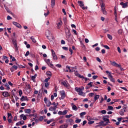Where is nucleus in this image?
<instances>
[{"label": "nucleus", "instance_id": "obj_7", "mask_svg": "<svg viewBox=\"0 0 128 128\" xmlns=\"http://www.w3.org/2000/svg\"><path fill=\"white\" fill-rule=\"evenodd\" d=\"M110 63L111 64L112 66H116L117 68H120V65L118 64L116 62L114 61L112 62V60H110Z\"/></svg>", "mask_w": 128, "mask_h": 128}, {"label": "nucleus", "instance_id": "obj_16", "mask_svg": "<svg viewBox=\"0 0 128 128\" xmlns=\"http://www.w3.org/2000/svg\"><path fill=\"white\" fill-rule=\"evenodd\" d=\"M103 120L104 122H106V124H110V120H108V117L104 116L103 118Z\"/></svg>", "mask_w": 128, "mask_h": 128}, {"label": "nucleus", "instance_id": "obj_38", "mask_svg": "<svg viewBox=\"0 0 128 128\" xmlns=\"http://www.w3.org/2000/svg\"><path fill=\"white\" fill-rule=\"evenodd\" d=\"M108 78L111 82H114V78H112V76H111V77H110Z\"/></svg>", "mask_w": 128, "mask_h": 128}, {"label": "nucleus", "instance_id": "obj_34", "mask_svg": "<svg viewBox=\"0 0 128 128\" xmlns=\"http://www.w3.org/2000/svg\"><path fill=\"white\" fill-rule=\"evenodd\" d=\"M52 56L54 60H58V56L56 54L53 55Z\"/></svg>", "mask_w": 128, "mask_h": 128}, {"label": "nucleus", "instance_id": "obj_4", "mask_svg": "<svg viewBox=\"0 0 128 128\" xmlns=\"http://www.w3.org/2000/svg\"><path fill=\"white\" fill-rule=\"evenodd\" d=\"M57 28H60V26H62V21L61 18H59L57 21Z\"/></svg>", "mask_w": 128, "mask_h": 128}, {"label": "nucleus", "instance_id": "obj_64", "mask_svg": "<svg viewBox=\"0 0 128 128\" xmlns=\"http://www.w3.org/2000/svg\"><path fill=\"white\" fill-rule=\"evenodd\" d=\"M124 20H126V22H128V16H126L124 19Z\"/></svg>", "mask_w": 128, "mask_h": 128}, {"label": "nucleus", "instance_id": "obj_59", "mask_svg": "<svg viewBox=\"0 0 128 128\" xmlns=\"http://www.w3.org/2000/svg\"><path fill=\"white\" fill-rule=\"evenodd\" d=\"M44 86L46 88H48V86H50V84H48V82H46L44 84Z\"/></svg>", "mask_w": 128, "mask_h": 128}, {"label": "nucleus", "instance_id": "obj_5", "mask_svg": "<svg viewBox=\"0 0 128 128\" xmlns=\"http://www.w3.org/2000/svg\"><path fill=\"white\" fill-rule=\"evenodd\" d=\"M13 42V44L14 46V48L16 50V52H18V43H16V40H12Z\"/></svg>", "mask_w": 128, "mask_h": 128}, {"label": "nucleus", "instance_id": "obj_19", "mask_svg": "<svg viewBox=\"0 0 128 128\" xmlns=\"http://www.w3.org/2000/svg\"><path fill=\"white\" fill-rule=\"evenodd\" d=\"M54 6H56V0H51V8H54Z\"/></svg>", "mask_w": 128, "mask_h": 128}, {"label": "nucleus", "instance_id": "obj_55", "mask_svg": "<svg viewBox=\"0 0 128 128\" xmlns=\"http://www.w3.org/2000/svg\"><path fill=\"white\" fill-rule=\"evenodd\" d=\"M30 55V51H27L26 54H24L25 56H28Z\"/></svg>", "mask_w": 128, "mask_h": 128}, {"label": "nucleus", "instance_id": "obj_2", "mask_svg": "<svg viewBox=\"0 0 128 128\" xmlns=\"http://www.w3.org/2000/svg\"><path fill=\"white\" fill-rule=\"evenodd\" d=\"M102 3H100L101 10L103 14H107L108 12L106 10V4H104V2H102Z\"/></svg>", "mask_w": 128, "mask_h": 128}, {"label": "nucleus", "instance_id": "obj_43", "mask_svg": "<svg viewBox=\"0 0 128 128\" xmlns=\"http://www.w3.org/2000/svg\"><path fill=\"white\" fill-rule=\"evenodd\" d=\"M80 122H82V120L80 119H77L75 120V122H76V124H80Z\"/></svg>", "mask_w": 128, "mask_h": 128}, {"label": "nucleus", "instance_id": "obj_26", "mask_svg": "<svg viewBox=\"0 0 128 128\" xmlns=\"http://www.w3.org/2000/svg\"><path fill=\"white\" fill-rule=\"evenodd\" d=\"M98 98H100V95H95L94 97V102H96V100H98Z\"/></svg>", "mask_w": 128, "mask_h": 128}, {"label": "nucleus", "instance_id": "obj_50", "mask_svg": "<svg viewBox=\"0 0 128 128\" xmlns=\"http://www.w3.org/2000/svg\"><path fill=\"white\" fill-rule=\"evenodd\" d=\"M76 68L71 67V70H72V72H76Z\"/></svg>", "mask_w": 128, "mask_h": 128}, {"label": "nucleus", "instance_id": "obj_29", "mask_svg": "<svg viewBox=\"0 0 128 128\" xmlns=\"http://www.w3.org/2000/svg\"><path fill=\"white\" fill-rule=\"evenodd\" d=\"M46 104L48 107H50V106H52V102H50V100H48Z\"/></svg>", "mask_w": 128, "mask_h": 128}, {"label": "nucleus", "instance_id": "obj_12", "mask_svg": "<svg viewBox=\"0 0 128 128\" xmlns=\"http://www.w3.org/2000/svg\"><path fill=\"white\" fill-rule=\"evenodd\" d=\"M62 84L64 86H65V88H68V86H70V84H68V82H66V81H64V82H62Z\"/></svg>", "mask_w": 128, "mask_h": 128}, {"label": "nucleus", "instance_id": "obj_27", "mask_svg": "<svg viewBox=\"0 0 128 128\" xmlns=\"http://www.w3.org/2000/svg\"><path fill=\"white\" fill-rule=\"evenodd\" d=\"M106 74H108V78H110L111 76H112V72H110L108 70H106Z\"/></svg>", "mask_w": 128, "mask_h": 128}, {"label": "nucleus", "instance_id": "obj_40", "mask_svg": "<svg viewBox=\"0 0 128 128\" xmlns=\"http://www.w3.org/2000/svg\"><path fill=\"white\" fill-rule=\"evenodd\" d=\"M108 38H109V40H112V35H110V34H108Z\"/></svg>", "mask_w": 128, "mask_h": 128}, {"label": "nucleus", "instance_id": "obj_61", "mask_svg": "<svg viewBox=\"0 0 128 128\" xmlns=\"http://www.w3.org/2000/svg\"><path fill=\"white\" fill-rule=\"evenodd\" d=\"M94 92H91L89 94L90 96H94Z\"/></svg>", "mask_w": 128, "mask_h": 128}, {"label": "nucleus", "instance_id": "obj_44", "mask_svg": "<svg viewBox=\"0 0 128 128\" xmlns=\"http://www.w3.org/2000/svg\"><path fill=\"white\" fill-rule=\"evenodd\" d=\"M44 116H40V118H39V120L40 122H42V120H44Z\"/></svg>", "mask_w": 128, "mask_h": 128}, {"label": "nucleus", "instance_id": "obj_33", "mask_svg": "<svg viewBox=\"0 0 128 128\" xmlns=\"http://www.w3.org/2000/svg\"><path fill=\"white\" fill-rule=\"evenodd\" d=\"M122 32H124V30H122V29H120L118 31V34H122Z\"/></svg>", "mask_w": 128, "mask_h": 128}, {"label": "nucleus", "instance_id": "obj_14", "mask_svg": "<svg viewBox=\"0 0 128 128\" xmlns=\"http://www.w3.org/2000/svg\"><path fill=\"white\" fill-rule=\"evenodd\" d=\"M2 96L4 98H8V96H10V94L8 92H2Z\"/></svg>", "mask_w": 128, "mask_h": 128}, {"label": "nucleus", "instance_id": "obj_31", "mask_svg": "<svg viewBox=\"0 0 128 128\" xmlns=\"http://www.w3.org/2000/svg\"><path fill=\"white\" fill-rule=\"evenodd\" d=\"M30 40H32V42H34V44H36V39L34 36H31Z\"/></svg>", "mask_w": 128, "mask_h": 128}, {"label": "nucleus", "instance_id": "obj_60", "mask_svg": "<svg viewBox=\"0 0 128 128\" xmlns=\"http://www.w3.org/2000/svg\"><path fill=\"white\" fill-rule=\"evenodd\" d=\"M104 100L102 97L101 98V100H100V104H102V102H104Z\"/></svg>", "mask_w": 128, "mask_h": 128}, {"label": "nucleus", "instance_id": "obj_37", "mask_svg": "<svg viewBox=\"0 0 128 128\" xmlns=\"http://www.w3.org/2000/svg\"><path fill=\"white\" fill-rule=\"evenodd\" d=\"M68 128V124L61 125L60 128Z\"/></svg>", "mask_w": 128, "mask_h": 128}, {"label": "nucleus", "instance_id": "obj_51", "mask_svg": "<svg viewBox=\"0 0 128 128\" xmlns=\"http://www.w3.org/2000/svg\"><path fill=\"white\" fill-rule=\"evenodd\" d=\"M51 52L52 54V56L56 55V52L54 50H51Z\"/></svg>", "mask_w": 128, "mask_h": 128}, {"label": "nucleus", "instance_id": "obj_45", "mask_svg": "<svg viewBox=\"0 0 128 128\" xmlns=\"http://www.w3.org/2000/svg\"><path fill=\"white\" fill-rule=\"evenodd\" d=\"M86 112H82L80 114V116H86Z\"/></svg>", "mask_w": 128, "mask_h": 128}, {"label": "nucleus", "instance_id": "obj_15", "mask_svg": "<svg viewBox=\"0 0 128 128\" xmlns=\"http://www.w3.org/2000/svg\"><path fill=\"white\" fill-rule=\"evenodd\" d=\"M66 72H72V67H70V66H66Z\"/></svg>", "mask_w": 128, "mask_h": 128}, {"label": "nucleus", "instance_id": "obj_22", "mask_svg": "<svg viewBox=\"0 0 128 128\" xmlns=\"http://www.w3.org/2000/svg\"><path fill=\"white\" fill-rule=\"evenodd\" d=\"M56 108H56V107L51 106L49 108V110H50V112H54V110H56Z\"/></svg>", "mask_w": 128, "mask_h": 128}, {"label": "nucleus", "instance_id": "obj_18", "mask_svg": "<svg viewBox=\"0 0 128 128\" xmlns=\"http://www.w3.org/2000/svg\"><path fill=\"white\" fill-rule=\"evenodd\" d=\"M24 124V121H20L16 124V126H22Z\"/></svg>", "mask_w": 128, "mask_h": 128}, {"label": "nucleus", "instance_id": "obj_58", "mask_svg": "<svg viewBox=\"0 0 128 128\" xmlns=\"http://www.w3.org/2000/svg\"><path fill=\"white\" fill-rule=\"evenodd\" d=\"M44 100L45 104L47 103L48 102V98H44Z\"/></svg>", "mask_w": 128, "mask_h": 128}, {"label": "nucleus", "instance_id": "obj_17", "mask_svg": "<svg viewBox=\"0 0 128 128\" xmlns=\"http://www.w3.org/2000/svg\"><path fill=\"white\" fill-rule=\"evenodd\" d=\"M12 24H14V26H16L17 28H22V26H20V24L16 22H13Z\"/></svg>", "mask_w": 128, "mask_h": 128}, {"label": "nucleus", "instance_id": "obj_20", "mask_svg": "<svg viewBox=\"0 0 128 128\" xmlns=\"http://www.w3.org/2000/svg\"><path fill=\"white\" fill-rule=\"evenodd\" d=\"M38 76V74H35L34 76H31V80H32L34 82H36V78Z\"/></svg>", "mask_w": 128, "mask_h": 128}, {"label": "nucleus", "instance_id": "obj_28", "mask_svg": "<svg viewBox=\"0 0 128 128\" xmlns=\"http://www.w3.org/2000/svg\"><path fill=\"white\" fill-rule=\"evenodd\" d=\"M32 110L30 109H26L24 110L25 114H30Z\"/></svg>", "mask_w": 128, "mask_h": 128}, {"label": "nucleus", "instance_id": "obj_56", "mask_svg": "<svg viewBox=\"0 0 128 128\" xmlns=\"http://www.w3.org/2000/svg\"><path fill=\"white\" fill-rule=\"evenodd\" d=\"M62 48H63L64 50H68V47H66V46H63Z\"/></svg>", "mask_w": 128, "mask_h": 128}, {"label": "nucleus", "instance_id": "obj_13", "mask_svg": "<svg viewBox=\"0 0 128 128\" xmlns=\"http://www.w3.org/2000/svg\"><path fill=\"white\" fill-rule=\"evenodd\" d=\"M26 90L28 94H30V92H32V88L30 85L26 86Z\"/></svg>", "mask_w": 128, "mask_h": 128}, {"label": "nucleus", "instance_id": "obj_54", "mask_svg": "<svg viewBox=\"0 0 128 128\" xmlns=\"http://www.w3.org/2000/svg\"><path fill=\"white\" fill-rule=\"evenodd\" d=\"M101 114H106V110H102L101 111Z\"/></svg>", "mask_w": 128, "mask_h": 128}, {"label": "nucleus", "instance_id": "obj_24", "mask_svg": "<svg viewBox=\"0 0 128 128\" xmlns=\"http://www.w3.org/2000/svg\"><path fill=\"white\" fill-rule=\"evenodd\" d=\"M124 112H126V108H124L120 110V116H124Z\"/></svg>", "mask_w": 128, "mask_h": 128}, {"label": "nucleus", "instance_id": "obj_46", "mask_svg": "<svg viewBox=\"0 0 128 128\" xmlns=\"http://www.w3.org/2000/svg\"><path fill=\"white\" fill-rule=\"evenodd\" d=\"M52 106H54V107L56 108H58V103H57V104H56V102H54L52 104Z\"/></svg>", "mask_w": 128, "mask_h": 128}, {"label": "nucleus", "instance_id": "obj_41", "mask_svg": "<svg viewBox=\"0 0 128 128\" xmlns=\"http://www.w3.org/2000/svg\"><path fill=\"white\" fill-rule=\"evenodd\" d=\"M18 94H19V96H22V90H20L18 91Z\"/></svg>", "mask_w": 128, "mask_h": 128}, {"label": "nucleus", "instance_id": "obj_52", "mask_svg": "<svg viewBox=\"0 0 128 128\" xmlns=\"http://www.w3.org/2000/svg\"><path fill=\"white\" fill-rule=\"evenodd\" d=\"M70 116H72V114H69V115L66 116V118H70Z\"/></svg>", "mask_w": 128, "mask_h": 128}, {"label": "nucleus", "instance_id": "obj_49", "mask_svg": "<svg viewBox=\"0 0 128 128\" xmlns=\"http://www.w3.org/2000/svg\"><path fill=\"white\" fill-rule=\"evenodd\" d=\"M78 77L80 78H82V80L84 78V76L80 75V74H79V75L78 76Z\"/></svg>", "mask_w": 128, "mask_h": 128}, {"label": "nucleus", "instance_id": "obj_53", "mask_svg": "<svg viewBox=\"0 0 128 128\" xmlns=\"http://www.w3.org/2000/svg\"><path fill=\"white\" fill-rule=\"evenodd\" d=\"M50 80V77H48V78H46L44 80L45 82H48V80Z\"/></svg>", "mask_w": 128, "mask_h": 128}, {"label": "nucleus", "instance_id": "obj_9", "mask_svg": "<svg viewBox=\"0 0 128 128\" xmlns=\"http://www.w3.org/2000/svg\"><path fill=\"white\" fill-rule=\"evenodd\" d=\"M128 2H126L125 3H124V2H121L120 3V4L121 6H122V7L123 8H127L128 7Z\"/></svg>", "mask_w": 128, "mask_h": 128}, {"label": "nucleus", "instance_id": "obj_10", "mask_svg": "<svg viewBox=\"0 0 128 128\" xmlns=\"http://www.w3.org/2000/svg\"><path fill=\"white\" fill-rule=\"evenodd\" d=\"M50 34H51L50 31V30H46V36L47 38H48V40H50L48 38H50Z\"/></svg>", "mask_w": 128, "mask_h": 128}, {"label": "nucleus", "instance_id": "obj_25", "mask_svg": "<svg viewBox=\"0 0 128 128\" xmlns=\"http://www.w3.org/2000/svg\"><path fill=\"white\" fill-rule=\"evenodd\" d=\"M118 102V100L114 99L112 100V102L109 103V104H114V102Z\"/></svg>", "mask_w": 128, "mask_h": 128}, {"label": "nucleus", "instance_id": "obj_63", "mask_svg": "<svg viewBox=\"0 0 128 128\" xmlns=\"http://www.w3.org/2000/svg\"><path fill=\"white\" fill-rule=\"evenodd\" d=\"M74 74H76V76H78V75L80 74H78V71H74Z\"/></svg>", "mask_w": 128, "mask_h": 128}, {"label": "nucleus", "instance_id": "obj_47", "mask_svg": "<svg viewBox=\"0 0 128 128\" xmlns=\"http://www.w3.org/2000/svg\"><path fill=\"white\" fill-rule=\"evenodd\" d=\"M48 14H50V11H48V10L47 12L44 14V16H48Z\"/></svg>", "mask_w": 128, "mask_h": 128}, {"label": "nucleus", "instance_id": "obj_42", "mask_svg": "<svg viewBox=\"0 0 128 128\" xmlns=\"http://www.w3.org/2000/svg\"><path fill=\"white\" fill-rule=\"evenodd\" d=\"M54 122V119H51L50 120H48L47 124H50V122Z\"/></svg>", "mask_w": 128, "mask_h": 128}, {"label": "nucleus", "instance_id": "obj_21", "mask_svg": "<svg viewBox=\"0 0 128 128\" xmlns=\"http://www.w3.org/2000/svg\"><path fill=\"white\" fill-rule=\"evenodd\" d=\"M71 104L72 106V110H78V107H76V106L74 103H72Z\"/></svg>", "mask_w": 128, "mask_h": 128}, {"label": "nucleus", "instance_id": "obj_32", "mask_svg": "<svg viewBox=\"0 0 128 128\" xmlns=\"http://www.w3.org/2000/svg\"><path fill=\"white\" fill-rule=\"evenodd\" d=\"M107 110H114V107L112 106H108Z\"/></svg>", "mask_w": 128, "mask_h": 128}, {"label": "nucleus", "instance_id": "obj_8", "mask_svg": "<svg viewBox=\"0 0 128 128\" xmlns=\"http://www.w3.org/2000/svg\"><path fill=\"white\" fill-rule=\"evenodd\" d=\"M78 4H79V6L82 8V10H88V7H84V2L82 1H78Z\"/></svg>", "mask_w": 128, "mask_h": 128}, {"label": "nucleus", "instance_id": "obj_39", "mask_svg": "<svg viewBox=\"0 0 128 128\" xmlns=\"http://www.w3.org/2000/svg\"><path fill=\"white\" fill-rule=\"evenodd\" d=\"M8 118H12V114L8 113Z\"/></svg>", "mask_w": 128, "mask_h": 128}, {"label": "nucleus", "instance_id": "obj_23", "mask_svg": "<svg viewBox=\"0 0 128 128\" xmlns=\"http://www.w3.org/2000/svg\"><path fill=\"white\" fill-rule=\"evenodd\" d=\"M20 118H22L24 120H26V116L24 114H22L20 116Z\"/></svg>", "mask_w": 128, "mask_h": 128}, {"label": "nucleus", "instance_id": "obj_36", "mask_svg": "<svg viewBox=\"0 0 128 128\" xmlns=\"http://www.w3.org/2000/svg\"><path fill=\"white\" fill-rule=\"evenodd\" d=\"M29 116L31 117V116H34V118H33V120H36V114H31L29 115Z\"/></svg>", "mask_w": 128, "mask_h": 128}, {"label": "nucleus", "instance_id": "obj_62", "mask_svg": "<svg viewBox=\"0 0 128 128\" xmlns=\"http://www.w3.org/2000/svg\"><path fill=\"white\" fill-rule=\"evenodd\" d=\"M93 80H96L98 78V76H92Z\"/></svg>", "mask_w": 128, "mask_h": 128}, {"label": "nucleus", "instance_id": "obj_1", "mask_svg": "<svg viewBox=\"0 0 128 128\" xmlns=\"http://www.w3.org/2000/svg\"><path fill=\"white\" fill-rule=\"evenodd\" d=\"M74 90L76 92H78V94H79V96H86V94H84V92H82V90H84V86H82L81 88L76 87Z\"/></svg>", "mask_w": 128, "mask_h": 128}, {"label": "nucleus", "instance_id": "obj_6", "mask_svg": "<svg viewBox=\"0 0 128 128\" xmlns=\"http://www.w3.org/2000/svg\"><path fill=\"white\" fill-rule=\"evenodd\" d=\"M60 94L61 98H60V100H64L66 98V92H64V90H61Z\"/></svg>", "mask_w": 128, "mask_h": 128}, {"label": "nucleus", "instance_id": "obj_35", "mask_svg": "<svg viewBox=\"0 0 128 128\" xmlns=\"http://www.w3.org/2000/svg\"><path fill=\"white\" fill-rule=\"evenodd\" d=\"M68 114V110H64L63 112H62V116H64Z\"/></svg>", "mask_w": 128, "mask_h": 128}, {"label": "nucleus", "instance_id": "obj_30", "mask_svg": "<svg viewBox=\"0 0 128 128\" xmlns=\"http://www.w3.org/2000/svg\"><path fill=\"white\" fill-rule=\"evenodd\" d=\"M46 74H47V76H49V78H50L52 77V72H50V71H47Z\"/></svg>", "mask_w": 128, "mask_h": 128}, {"label": "nucleus", "instance_id": "obj_48", "mask_svg": "<svg viewBox=\"0 0 128 128\" xmlns=\"http://www.w3.org/2000/svg\"><path fill=\"white\" fill-rule=\"evenodd\" d=\"M103 48H106V50H110V48L108 45L103 46Z\"/></svg>", "mask_w": 128, "mask_h": 128}, {"label": "nucleus", "instance_id": "obj_11", "mask_svg": "<svg viewBox=\"0 0 128 128\" xmlns=\"http://www.w3.org/2000/svg\"><path fill=\"white\" fill-rule=\"evenodd\" d=\"M20 100L21 102H24L26 100H28V97L26 96H22V98H20Z\"/></svg>", "mask_w": 128, "mask_h": 128}, {"label": "nucleus", "instance_id": "obj_57", "mask_svg": "<svg viewBox=\"0 0 128 128\" xmlns=\"http://www.w3.org/2000/svg\"><path fill=\"white\" fill-rule=\"evenodd\" d=\"M56 66L57 68H62V65L60 64H56Z\"/></svg>", "mask_w": 128, "mask_h": 128}, {"label": "nucleus", "instance_id": "obj_3", "mask_svg": "<svg viewBox=\"0 0 128 128\" xmlns=\"http://www.w3.org/2000/svg\"><path fill=\"white\" fill-rule=\"evenodd\" d=\"M44 62L48 64V66L50 68H53L54 64L50 62V59H44Z\"/></svg>", "mask_w": 128, "mask_h": 128}]
</instances>
